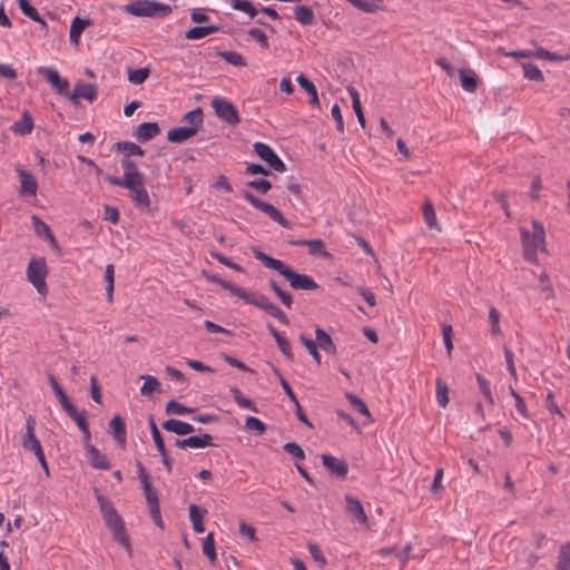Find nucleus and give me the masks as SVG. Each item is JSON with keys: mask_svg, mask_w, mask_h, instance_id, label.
Wrapping results in <instances>:
<instances>
[{"mask_svg": "<svg viewBox=\"0 0 570 570\" xmlns=\"http://www.w3.org/2000/svg\"><path fill=\"white\" fill-rule=\"evenodd\" d=\"M144 379H145V382L140 387V393L142 395H146V394H149V393L156 391L160 385L159 381L154 376L147 375V376H144Z\"/></svg>", "mask_w": 570, "mask_h": 570, "instance_id": "0e129e2a", "label": "nucleus"}, {"mask_svg": "<svg viewBox=\"0 0 570 570\" xmlns=\"http://www.w3.org/2000/svg\"><path fill=\"white\" fill-rule=\"evenodd\" d=\"M294 18L302 26H312L315 23V14L311 7L296 6L294 8Z\"/></svg>", "mask_w": 570, "mask_h": 570, "instance_id": "cd10ccee", "label": "nucleus"}, {"mask_svg": "<svg viewBox=\"0 0 570 570\" xmlns=\"http://www.w3.org/2000/svg\"><path fill=\"white\" fill-rule=\"evenodd\" d=\"M475 376H476V382H478L480 392L482 393L483 397L489 403H493V399H492V394H491L489 382L487 381V379L483 375H481L479 373H476Z\"/></svg>", "mask_w": 570, "mask_h": 570, "instance_id": "052dcab7", "label": "nucleus"}, {"mask_svg": "<svg viewBox=\"0 0 570 570\" xmlns=\"http://www.w3.org/2000/svg\"><path fill=\"white\" fill-rule=\"evenodd\" d=\"M159 132L160 127L157 122L147 121L138 125L135 136L140 142H145L156 137Z\"/></svg>", "mask_w": 570, "mask_h": 570, "instance_id": "412c9836", "label": "nucleus"}, {"mask_svg": "<svg viewBox=\"0 0 570 570\" xmlns=\"http://www.w3.org/2000/svg\"><path fill=\"white\" fill-rule=\"evenodd\" d=\"M48 381H49V384L53 391V393L56 394L59 403L61 404L62 409H65L67 405H69L70 403H72L69 397L67 396L66 392L63 391V389L61 387V385L58 383L57 379L55 377L53 374L51 373H48Z\"/></svg>", "mask_w": 570, "mask_h": 570, "instance_id": "72a5a7b5", "label": "nucleus"}, {"mask_svg": "<svg viewBox=\"0 0 570 570\" xmlns=\"http://www.w3.org/2000/svg\"><path fill=\"white\" fill-rule=\"evenodd\" d=\"M112 148L116 151H124L125 157H128V158H129V156H144L145 155V150L140 146H138L137 144L131 142V141H118L116 144H114Z\"/></svg>", "mask_w": 570, "mask_h": 570, "instance_id": "2f4dec72", "label": "nucleus"}, {"mask_svg": "<svg viewBox=\"0 0 570 570\" xmlns=\"http://www.w3.org/2000/svg\"><path fill=\"white\" fill-rule=\"evenodd\" d=\"M20 177V194L22 196H36L38 184L35 176L22 167L17 168Z\"/></svg>", "mask_w": 570, "mask_h": 570, "instance_id": "f3484780", "label": "nucleus"}, {"mask_svg": "<svg viewBox=\"0 0 570 570\" xmlns=\"http://www.w3.org/2000/svg\"><path fill=\"white\" fill-rule=\"evenodd\" d=\"M98 87L95 83H86L78 81L75 85L73 91L68 95L70 101L75 105H79V98H83L88 101H94L97 98Z\"/></svg>", "mask_w": 570, "mask_h": 570, "instance_id": "2eb2a0df", "label": "nucleus"}, {"mask_svg": "<svg viewBox=\"0 0 570 570\" xmlns=\"http://www.w3.org/2000/svg\"><path fill=\"white\" fill-rule=\"evenodd\" d=\"M436 401L441 407H445L449 403V387L446 383L441 379H436Z\"/></svg>", "mask_w": 570, "mask_h": 570, "instance_id": "a18cd8bd", "label": "nucleus"}, {"mask_svg": "<svg viewBox=\"0 0 570 570\" xmlns=\"http://www.w3.org/2000/svg\"><path fill=\"white\" fill-rule=\"evenodd\" d=\"M212 257L217 259L220 264L236 271V272H244V268L239 265L234 263L229 257L220 254L219 252L210 250Z\"/></svg>", "mask_w": 570, "mask_h": 570, "instance_id": "13d9d810", "label": "nucleus"}, {"mask_svg": "<svg viewBox=\"0 0 570 570\" xmlns=\"http://www.w3.org/2000/svg\"><path fill=\"white\" fill-rule=\"evenodd\" d=\"M189 518L193 523V529L196 533H203L205 531L203 518L207 513V510L199 509L196 504L191 503L188 508Z\"/></svg>", "mask_w": 570, "mask_h": 570, "instance_id": "c85d7f7f", "label": "nucleus"}, {"mask_svg": "<svg viewBox=\"0 0 570 570\" xmlns=\"http://www.w3.org/2000/svg\"><path fill=\"white\" fill-rule=\"evenodd\" d=\"M537 59H544V60H550V61H553V60L566 61V60H570V53L558 55L554 52H550L543 48L537 47Z\"/></svg>", "mask_w": 570, "mask_h": 570, "instance_id": "864d4df0", "label": "nucleus"}, {"mask_svg": "<svg viewBox=\"0 0 570 570\" xmlns=\"http://www.w3.org/2000/svg\"><path fill=\"white\" fill-rule=\"evenodd\" d=\"M344 500H345L346 512L348 514L353 515L357 522L366 525L368 522V519H367V515L365 513V510H364L361 501L351 494H345Z\"/></svg>", "mask_w": 570, "mask_h": 570, "instance_id": "dca6fc26", "label": "nucleus"}, {"mask_svg": "<svg viewBox=\"0 0 570 570\" xmlns=\"http://www.w3.org/2000/svg\"><path fill=\"white\" fill-rule=\"evenodd\" d=\"M247 35L259 43L263 49H268V40L265 32L258 28L247 30Z\"/></svg>", "mask_w": 570, "mask_h": 570, "instance_id": "e2e57ef3", "label": "nucleus"}, {"mask_svg": "<svg viewBox=\"0 0 570 570\" xmlns=\"http://www.w3.org/2000/svg\"><path fill=\"white\" fill-rule=\"evenodd\" d=\"M19 9L21 12L28 17L29 19H39V13L33 6H31L29 0H17Z\"/></svg>", "mask_w": 570, "mask_h": 570, "instance_id": "bf43d9fd", "label": "nucleus"}, {"mask_svg": "<svg viewBox=\"0 0 570 570\" xmlns=\"http://www.w3.org/2000/svg\"><path fill=\"white\" fill-rule=\"evenodd\" d=\"M556 570H570V543L560 547Z\"/></svg>", "mask_w": 570, "mask_h": 570, "instance_id": "58836bf2", "label": "nucleus"}, {"mask_svg": "<svg viewBox=\"0 0 570 570\" xmlns=\"http://www.w3.org/2000/svg\"><path fill=\"white\" fill-rule=\"evenodd\" d=\"M253 147L257 156L272 169L279 173H284L286 170L284 161L277 156L271 146L262 141H256Z\"/></svg>", "mask_w": 570, "mask_h": 570, "instance_id": "f8f14e48", "label": "nucleus"}, {"mask_svg": "<svg viewBox=\"0 0 570 570\" xmlns=\"http://www.w3.org/2000/svg\"><path fill=\"white\" fill-rule=\"evenodd\" d=\"M315 337L317 340L318 346L323 351L331 354H336V345L324 328L317 326L315 330Z\"/></svg>", "mask_w": 570, "mask_h": 570, "instance_id": "c756f323", "label": "nucleus"}, {"mask_svg": "<svg viewBox=\"0 0 570 570\" xmlns=\"http://www.w3.org/2000/svg\"><path fill=\"white\" fill-rule=\"evenodd\" d=\"M242 196L256 209L265 213L272 220L278 223L284 228H292V223L287 220L281 210H278L272 204L264 202L256 197L253 193L244 189Z\"/></svg>", "mask_w": 570, "mask_h": 570, "instance_id": "0eeeda50", "label": "nucleus"}, {"mask_svg": "<svg viewBox=\"0 0 570 570\" xmlns=\"http://www.w3.org/2000/svg\"><path fill=\"white\" fill-rule=\"evenodd\" d=\"M138 478L144 490V495L149 508L150 517L155 524L160 529H164V521L161 519L159 499L157 491L151 487L149 482V474L140 461L136 463Z\"/></svg>", "mask_w": 570, "mask_h": 570, "instance_id": "20e7f679", "label": "nucleus"}, {"mask_svg": "<svg viewBox=\"0 0 570 570\" xmlns=\"http://www.w3.org/2000/svg\"><path fill=\"white\" fill-rule=\"evenodd\" d=\"M31 222L33 230L39 237H43L46 239L52 233L48 224L42 222V219L37 215L31 216Z\"/></svg>", "mask_w": 570, "mask_h": 570, "instance_id": "3c124183", "label": "nucleus"}, {"mask_svg": "<svg viewBox=\"0 0 570 570\" xmlns=\"http://www.w3.org/2000/svg\"><path fill=\"white\" fill-rule=\"evenodd\" d=\"M203 552L210 562L216 560L215 539L214 533L209 532L203 541Z\"/></svg>", "mask_w": 570, "mask_h": 570, "instance_id": "8fccbe9b", "label": "nucleus"}, {"mask_svg": "<svg viewBox=\"0 0 570 570\" xmlns=\"http://www.w3.org/2000/svg\"><path fill=\"white\" fill-rule=\"evenodd\" d=\"M95 497L99 503L104 521L108 529L112 532V538L116 542L121 544L129 554H131V544L129 537L126 532L124 521L117 510L114 508L110 500L102 495L98 488L94 489Z\"/></svg>", "mask_w": 570, "mask_h": 570, "instance_id": "f03ea898", "label": "nucleus"}, {"mask_svg": "<svg viewBox=\"0 0 570 570\" xmlns=\"http://www.w3.org/2000/svg\"><path fill=\"white\" fill-rule=\"evenodd\" d=\"M307 549L314 561L318 562L322 567L326 566L327 561L316 543L308 542Z\"/></svg>", "mask_w": 570, "mask_h": 570, "instance_id": "338daca9", "label": "nucleus"}, {"mask_svg": "<svg viewBox=\"0 0 570 570\" xmlns=\"http://www.w3.org/2000/svg\"><path fill=\"white\" fill-rule=\"evenodd\" d=\"M128 81L132 85H141L144 83L150 75V69L148 67L132 69L128 68Z\"/></svg>", "mask_w": 570, "mask_h": 570, "instance_id": "e433bc0d", "label": "nucleus"}, {"mask_svg": "<svg viewBox=\"0 0 570 570\" xmlns=\"http://www.w3.org/2000/svg\"><path fill=\"white\" fill-rule=\"evenodd\" d=\"M232 8L245 12L252 19L258 13V10L248 0H230Z\"/></svg>", "mask_w": 570, "mask_h": 570, "instance_id": "49530a36", "label": "nucleus"}, {"mask_svg": "<svg viewBox=\"0 0 570 570\" xmlns=\"http://www.w3.org/2000/svg\"><path fill=\"white\" fill-rule=\"evenodd\" d=\"M323 465L332 476L344 480L348 473V464L343 458H336L332 454L321 455Z\"/></svg>", "mask_w": 570, "mask_h": 570, "instance_id": "4468645a", "label": "nucleus"}, {"mask_svg": "<svg viewBox=\"0 0 570 570\" xmlns=\"http://www.w3.org/2000/svg\"><path fill=\"white\" fill-rule=\"evenodd\" d=\"M229 391L233 395L234 401L237 403L238 406L243 409L250 410L255 413L258 412L257 406L254 401L243 395L240 390L237 386H230Z\"/></svg>", "mask_w": 570, "mask_h": 570, "instance_id": "473e14b6", "label": "nucleus"}, {"mask_svg": "<svg viewBox=\"0 0 570 570\" xmlns=\"http://www.w3.org/2000/svg\"><path fill=\"white\" fill-rule=\"evenodd\" d=\"M422 213L424 217L425 224L430 228H436L440 230V227L438 226L436 215L433 207V204L430 200H425L422 206Z\"/></svg>", "mask_w": 570, "mask_h": 570, "instance_id": "ea45409f", "label": "nucleus"}, {"mask_svg": "<svg viewBox=\"0 0 570 570\" xmlns=\"http://www.w3.org/2000/svg\"><path fill=\"white\" fill-rule=\"evenodd\" d=\"M87 451V458L90 465L95 469L108 470L110 462L105 454H102L95 445H90Z\"/></svg>", "mask_w": 570, "mask_h": 570, "instance_id": "5701e85b", "label": "nucleus"}, {"mask_svg": "<svg viewBox=\"0 0 570 570\" xmlns=\"http://www.w3.org/2000/svg\"><path fill=\"white\" fill-rule=\"evenodd\" d=\"M220 30L219 26L209 24V26H195L189 28L185 32V38L188 40H198L203 39L212 33L218 32Z\"/></svg>", "mask_w": 570, "mask_h": 570, "instance_id": "b1692460", "label": "nucleus"}, {"mask_svg": "<svg viewBox=\"0 0 570 570\" xmlns=\"http://www.w3.org/2000/svg\"><path fill=\"white\" fill-rule=\"evenodd\" d=\"M36 419L32 415H28L26 419V433L22 435V446L37 439L35 434Z\"/></svg>", "mask_w": 570, "mask_h": 570, "instance_id": "603ef678", "label": "nucleus"}, {"mask_svg": "<svg viewBox=\"0 0 570 570\" xmlns=\"http://www.w3.org/2000/svg\"><path fill=\"white\" fill-rule=\"evenodd\" d=\"M309 254L311 255H321L323 257H328L330 253L325 250V244L322 239H308Z\"/></svg>", "mask_w": 570, "mask_h": 570, "instance_id": "6e6d98bb", "label": "nucleus"}, {"mask_svg": "<svg viewBox=\"0 0 570 570\" xmlns=\"http://www.w3.org/2000/svg\"><path fill=\"white\" fill-rule=\"evenodd\" d=\"M47 274L48 268L43 257L30 259L27 267V278L41 295H46L48 292L46 284Z\"/></svg>", "mask_w": 570, "mask_h": 570, "instance_id": "423d86ee", "label": "nucleus"}, {"mask_svg": "<svg viewBox=\"0 0 570 570\" xmlns=\"http://www.w3.org/2000/svg\"><path fill=\"white\" fill-rule=\"evenodd\" d=\"M202 274L205 276V278L208 281V282H212V283H216L218 285H220L224 289H227L233 295L236 296L239 287L236 286L235 284L228 282V281H225L223 279L222 277L215 275V274H212L205 269L202 271Z\"/></svg>", "mask_w": 570, "mask_h": 570, "instance_id": "c9c22d12", "label": "nucleus"}, {"mask_svg": "<svg viewBox=\"0 0 570 570\" xmlns=\"http://www.w3.org/2000/svg\"><path fill=\"white\" fill-rule=\"evenodd\" d=\"M252 253L254 257L259 261L266 268L276 271L279 275H282L289 283V286L293 289L316 291L320 288V285L314 281L313 277L293 271L284 262L268 256L259 247L253 246Z\"/></svg>", "mask_w": 570, "mask_h": 570, "instance_id": "f257e3e1", "label": "nucleus"}, {"mask_svg": "<svg viewBox=\"0 0 570 570\" xmlns=\"http://www.w3.org/2000/svg\"><path fill=\"white\" fill-rule=\"evenodd\" d=\"M38 73L43 76L57 94L67 96L69 95V81L62 78L56 69L49 67H39Z\"/></svg>", "mask_w": 570, "mask_h": 570, "instance_id": "ddd939ff", "label": "nucleus"}, {"mask_svg": "<svg viewBox=\"0 0 570 570\" xmlns=\"http://www.w3.org/2000/svg\"><path fill=\"white\" fill-rule=\"evenodd\" d=\"M345 396L348 400V402L357 410V412H360L361 414H363L367 417L371 416V413L362 399H360L357 395H355L351 392H347L345 394Z\"/></svg>", "mask_w": 570, "mask_h": 570, "instance_id": "5fc2aeb1", "label": "nucleus"}, {"mask_svg": "<svg viewBox=\"0 0 570 570\" xmlns=\"http://www.w3.org/2000/svg\"><path fill=\"white\" fill-rule=\"evenodd\" d=\"M121 168L124 170L122 177L114 175H106L105 179L115 186H127L132 185L131 183L137 180H144V175L140 173L137 164L128 157L121 159Z\"/></svg>", "mask_w": 570, "mask_h": 570, "instance_id": "1a4fd4ad", "label": "nucleus"}, {"mask_svg": "<svg viewBox=\"0 0 570 570\" xmlns=\"http://www.w3.org/2000/svg\"><path fill=\"white\" fill-rule=\"evenodd\" d=\"M161 428L177 435H188L196 431L194 425L176 419H168L161 423Z\"/></svg>", "mask_w": 570, "mask_h": 570, "instance_id": "aec40b11", "label": "nucleus"}, {"mask_svg": "<svg viewBox=\"0 0 570 570\" xmlns=\"http://www.w3.org/2000/svg\"><path fill=\"white\" fill-rule=\"evenodd\" d=\"M268 284H269V287L272 288V291L281 299L283 305L286 306L287 308H291L293 305L292 295L288 292L282 289L281 286H278V284L274 279H269Z\"/></svg>", "mask_w": 570, "mask_h": 570, "instance_id": "de8ad7c7", "label": "nucleus"}, {"mask_svg": "<svg viewBox=\"0 0 570 570\" xmlns=\"http://www.w3.org/2000/svg\"><path fill=\"white\" fill-rule=\"evenodd\" d=\"M298 340L306 347L307 352L316 361V363L321 364L322 356L318 352V344L314 340L305 336L304 334H299Z\"/></svg>", "mask_w": 570, "mask_h": 570, "instance_id": "a19ab883", "label": "nucleus"}, {"mask_svg": "<svg viewBox=\"0 0 570 570\" xmlns=\"http://www.w3.org/2000/svg\"><path fill=\"white\" fill-rule=\"evenodd\" d=\"M132 185L121 186L129 190L130 199L132 200L135 207L142 213L150 214L151 209V200L149 194L145 187L144 180H137L131 183Z\"/></svg>", "mask_w": 570, "mask_h": 570, "instance_id": "9d476101", "label": "nucleus"}, {"mask_svg": "<svg viewBox=\"0 0 570 570\" xmlns=\"http://www.w3.org/2000/svg\"><path fill=\"white\" fill-rule=\"evenodd\" d=\"M203 116H204L203 109L198 107L194 110L186 112L183 117V121L188 122L189 124L188 127L197 128V132H198L203 125Z\"/></svg>", "mask_w": 570, "mask_h": 570, "instance_id": "79ce46f5", "label": "nucleus"}, {"mask_svg": "<svg viewBox=\"0 0 570 570\" xmlns=\"http://www.w3.org/2000/svg\"><path fill=\"white\" fill-rule=\"evenodd\" d=\"M63 410L69 415V417L77 424L79 430H83V428L89 425L87 421L88 412L86 410L78 412L73 403H70Z\"/></svg>", "mask_w": 570, "mask_h": 570, "instance_id": "7c9ffc66", "label": "nucleus"}, {"mask_svg": "<svg viewBox=\"0 0 570 570\" xmlns=\"http://www.w3.org/2000/svg\"><path fill=\"white\" fill-rule=\"evenodd\" d=\"M524 257L528 262L534 263V235H531L524 227L520 228Z\"/></svg>", "mask_w": 570, "mask_h": 570, "instance_id": "bb28decb", "label": "nucleus"}, {"mask_svg": "<svg viewBox=\"0 0 570 570\" xmlns=\"http://www.w3.org/2000/svg\"><path fill=\"white\" fill-rule=\"evenodd\" d=\"M242 196L256 209L265 213L272 220L278 223L284 228H292V223L287 220L281 210H278L272 204L264 202L256 197L253 193L244 189Z\"/></svg>", "mask_w": 570, "mask_h": 570, "instance_id": "6e6552de", "label": "nucleus"}, {"mask_svg": "<svg viewBox=\"0 0 570 570\" xmlns=\"http://www.w3.org/2000/svg\"><path fill=\"white\" fill-rule=\"evenodd\" d=\"M122 11L135 17L165 18L173 12L169 4L155 0H135L122 6Z\"/></svg>", "mask_w": 570, "mask_h": 570, "instance_id": "7ed1b4c3", "label": "nucleus"}, {"mask_svg": "<svg viewBox=\"0 0 570 570\" xmlns=\"http://www.w3.org/2000/svg\"><path fill=\"white\" fill-rule=\"evenodd\" d=\"M148 423H149L150 433H151V436H153V440L155 442V445H156L157 450L159 451V450L166 448L164 439H163V436H161V434H160V432H159V430H158V428H157V425L155 423V420H154L153 415L149 416Z\"/></svg>", "mask_w": 570, "mask_h": 570, "instance_id": "4d7b16f0", "label": "nucleus"}, {"mask_svg": "<svg viewBox=\"0 0 570 570\" xmlns=\"http://www.w3.org/2000/svg\"><path fill=\"white\" fill-rule=\"evenodd\" d=\"M219 56L228 63L237 67H246L245 58L236 51H220Z\"/></svg>", "mask_w": 570, "mask_h": 570, "instance_id": "09e8293b", "label": "nucleus"}, {"mask_svg": "<svg viewBox=\"0 0 570 570\" xmlns=\"http://www.w3.org/2000/svg\"><path fill=\"white\" fill-rule=\"evenodd\" d=\"M245 428L248 430H253L258 432L259 434L264 433L266 430V425L263 421L255 416H248L245 421Z\"/></svg>", "mask_w": 570, "mask_h": 570, "instance_id": "774afa93", "label": "nucleus"}, {"mask_svg": "<svg viewBox=\"0 0 570 570\" xmlns=\"http://www.w3.org/2000/svg\"><path fill=\"white\" fill-rule=\"evenodd\" d=\"M115 268L112 264H108L105 269V281L107 283L106 286V296L109 303L112 302L114 298V288H115Z\"/></svg>", "mask_w": 570, "mask_h": 570, "instance_id": "c03bdc74", "label": "nucleus"}, {"mask_svg": "<svg viewBox=\"0 0 570 570\" xmlns=\"http://www.w3.org/2000/svg\"><path fill=\"white\" fill-rule=\"evenodd\" d=\"M283 450L297 460H304L305 453L296 442H287L283 445Z\"/></svg>", "mask_w": 570, "mask_h": 570, "instance_id": "680f3d73", "label": "nucleus"}, {"mask_svg": "<svg viewBox=\"0 0 570 570\" xmlns=\"http://www.w3.org/2000/svg\"><path fill=\"white\" fill-rule=\"evenodd\" d=\"M187 440H188V448H193V449H203L206 446L214 445L213 436L208 433L190 435L187 438Z\"/></svg>", "mask_w": 570, "mask_h": 570, "instance_id": "4c0bfd02", "label": "nucleus"}, {"mask_svg": "<svg viewBox=\"0 0 570 570\" xmlns=\"http://www.w3.org/2000/svg\"><path fill=\"white\" fill-rule=\"evenodd\" d=\"M297 82L299 85V87L307 92L309 99H308V104L312 105V106H318L320 105V99H318V94H317V89L315 87V85L307 78L305 77L303 73H299L297 76Z\"/></svg>", "mask_w": 570, "mask_h": 570, "instance_id": "393cba45", "label": "nucleus"}, {"mask_svg": "<svg viewBox=\"0 0 570 570\" xmlns=\"http://www.w3.org/2000/svg\"><path fill=\"white\" fill-rule=\"evenodd\" d=\"M109 432L121 449L126 448L127 433L124 419L116 414L109 422Z\"/></svg>", "mask_w": 570, "mask_h": 570, "instance_id": "a211bd4d", "label": "nucleus"}, {"mask_svg": "<svg viewBox=\"0 0 570 570\" xmlns=\"http://www.w3.org/2000/svg\"><path fill=\"white\" fill-rule=\"evenodd\" d=\"M459 77L462 88L468 92H475L478 87V76L471 69H459Z\"/></svg>", "mask_w": 570, "mask_h": 570, "instance_id": "a878e982", "label": "nucleus"}, {"mask_svg": "<svg viewBox=\"0 0 570 570\" xmlns=\"http://www.w3.org/2000/svg\"><path fill=\"white\" fill-rule=\"evenodd\" d=\"M165 411L167 414L184 415L194 413L196 409L185 406L184 404L177 402L176 400H170L167 402Z\"/></svg>", "mask_w": 570, "mask_h": 570, "instance_id": "37998d69", "label": "nucleus"}, {"mask_svg": "<svg viewBox=\"0 0 570 570\" xmlns=\"http://www.w3.org/2000/svg\"><path fill=\"white\" fill-rule=\"evenodd\" d=\"M12 130L21 136L28 135L33 129V120L31 116L24 112L18 121L12 125Z\"/></svg>", "mask_w": 570, "mask_h": 570, "instance_id": "f704fd0d", "label": "nucleus"}, {"mask_svg": "<svg viewBox=\"0 0 570 570\" xmlns=\"http://www.w3.org/2000/svg\"><path fill=\"white\" fill-rule=\"evenodd\" d=\"M212 107L215 110L216 116L224 122L235 126L240 122V117L236 107L224 98H214L212 100Z\"/></svg>", "mask_w": 570, "mask_h": 570, "instance_id": "9b49d317", "label": "nucleus"}, {"mask_svg": "<svg viewBox=\"0 0 570 570\" xmlns=\"http://www.w3.org/2000/svg\"><path fill=\"white\" fill-rule=\"evenodd\" d=\"M276 344L282 352V354L291 362L294 361V354L292 352V346L288 342V340L283 335L276 341Z\"/></svg>", "mask_w": 570, "mask_h": 570, "instance_id": "69168bd1", "label": "nucleus"}, {"mask_svg": "<svg viewBox=\"0 0 570 570\" xmlns=\"http://www.w3.org/2000/svg\"><path fill=\"white\" fill-rule=\"evenodd\" d=\"M197 134V128L195 127H188V126H180V127H174L168 130L167 132V139L170 142L174 144H181L189 138L194 137Z\"/></svg>", "mask_w": 570, "mask_h": 570, "instance_id": "6ab92c4d", "label": "nucleus"}, {"mask_svg": "<svg viewBox=\"0 0 570 570\" xmlns=\"http://www.w3.org/2000/svg\"><path fill=\"white\" fill-rule=\"evenodd\" d=\"M94 22L91 19H81L80 17H75L70 24V33H69V40L75 46L79 45L80 36L82 31L91 26Z\"/></svg>", "mask_w": 570, "mask_h": 570, "instance_id": "4be33fe9", "label": "nucleus"}, {"mask_svg": "<svg viewBox=\"0 0 570 570\" xmlns=\"http://www.w3.org/2000/svg\"><path fill=\"white\" fill-rule=\"evenodd\" d=\"M236 296L244 299L246 303L263 309L268 315L276 318L279 323L285 325L289 324L287 315L276 304L269 302L267 296L264 294H256L239 287Z\"/></svg>", "mask_w": 570, "mask_h": 570, "instance_id": "39448f33", "label": "nucleus"}]
</instances>
